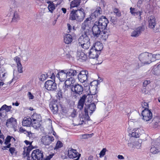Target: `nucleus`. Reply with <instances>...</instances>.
I'll use <instances>...</instances> for the list:
<instances>
[{
	"label": "nucleus",
	"mask_w": 160,
	"mask_h": 160,
	"mask_svg": "<svg viewBox=\"0 0 160 160\" xmlns=\"http://www.w3.org/2000/svg\"><path fill=\"white\" fill-rule=\"evenodd\" d=\"M108 21L105 16H102L98 22H96L92 27V34L95 37H98L102 30L106 29Z\"/></svg>",
	"instance_id": "1"
},
{
	"label": "nucleus",
	"mask_w": 160,
	"mask_h": 160,
	"mask_svg": "<svg viewBox=\"0 0 160 160\" xmlns=\"http://www.w3.org/2000/svg\"><path fill=\"white\" fill-rule=\"evenodd\" d=\"M84 16V11L82 8L77 10L73 9L70 13L69 19L72 20L81 22L83 20Z\"/></svg>",
	"instance_id": "2"
},
{
	"label": "nucleus",
	"mask_w": 160,
	"mask_h": 160,
	"mask_svg": "<svg viewBox=\"0 0 160 160\" xmlns=\"http://www.w3.org/2000/svg\"><path fill=\"white\" fill-rule=\"evenodd\" d=\"M78 42V46L84 50L88 49L90 46V38L87 34L82 35L79 38Z\"/></svg>",
	"instance_id": "3"
},
{
	"label": "nucleus",
	"mask_w": 160,
	"mask_h": 160,
	"mask_svg": "<svg viewBox=\"0 0 160 160\" xmlns=\"http://www.w3.org/2000/svg\"><path fill=\"white\" fill-rule=\"evenodd\" d=\"M99 84L98 82V81H93L90 83L89 86V89L91 94H88L87 95V97L90 98L87 101L88 102H91L93 100L92 95L95 96L96 93V91L97 89L98 86Z\"/></svg>",
	"instance_id": "4"
},
{
	"label": "nucleus",
	"mask_w": 160,
	"mask_h": 160,
	"mask_svg": "<svg viewBox=\"0 0 160 160\" xmlns=\"http://www.w3.org/2000/svg\"><path fill=\"white\" fill-rule=\"evenodd\" d=\"M43 152L39 149L34 150L31 154V156H28V160H43Z\"/></svg>",
	"instance_id": "5"
},
{
	"label": "nucleus",
	"mask_w": 160,
	"mask_h": 160,
	"mask_svg": "<svg viewBox=\"0 0 160 160\" xmlns=\"http://www.w3.org/2000/svg\"><path fill=\"white\" fill-rule=\"evenodd\" d=\"M152 54L151 53L145 52L141 53L139 56V59L142 63H150L152 62Z\"/></svg>",
	"instance_id": "6"
},
{
	"label": "nucleus",
	"mask_w": 160,
	"mask_h": 160,
	"mask_svg": "<svg viewBox=\"0 0 160 160\" xmlns=\"http://www.w3.org/2000/svg\"><path fill=\"white\" fill-rule=\"evenodd\" d=\"M72 91L73 93V97L76 98L82 93L83 91V87L78 84H76L72 87Z\"/></svg>",
	"instance_id": "7"
},
{
	"label": "nucleus",
	"mask_w": 160,
	"mask_h": 160,
	"mask_svg": "<svg viewBox=\"0 0 160 160\" xmlns=\"http://www.w3.org/2000/svg\"><path fill=\"white\" fill-rule=\"evenodd\" d=\"M142 115L143 119L145 122L148 123L151 122L152 118V113L150 110L148 109H144L142 111Z\"/></svg>",
	"instance_id": "8"
},
{
	"label": "nucleus",
	"mask_w": 160,
	"mask_h": 160,
	"mask_svg": "<svg viewBox=\"0 0 160 160\" xmlns=\"http://www.w3.org/2000/svg\"><path fill=\"white\" fill-rule=\"evenodd\" d=\"M44 87L46 89L51 91H55L57 88V84L54 80L47 81L45 83Z\"/></svg>",
	"instance_id": "9"
},
{
	"label": "nucleus",
	"mask_w": 160,
	"mask_h": 160,
	"mask_svg": "<svg viewBox=\"0 0 160 160\" xmlns=\"http://www.w3.org/2000/svg\"><path fill=\"white\" fill-rule=\"evenodd\" d=\"M91 18H88L84 21L81 25V29L84 32V34H87L89 32L91 27Z\"/></svg>",
	"instance_id": "10"
},
{
	"label": "nucleus",
	"mask_w": 160,
	"mask_h": 160,
	"mask_svg": "<svg viewBox=\"0 0 160 160\" xmlns=\"http://www.w3.org/2000/svg\"><path fill=\"white\" fill-rule=\"evenodd\" d=\"M88 72L87 70L81 71L78 75L79 81L82 83L87 81L88 78Z\"/></svg>",
	"instance_id": "11"
},
{
	"label": "nucleus",
	"mask_w": 160,
	"mask_h": 160,
	"mask_svg": "<svg viewBox=\"0 0 160 160\" xmlns=\"http://www.w3.org/2000/svg\"><path fill=\"white\" fill-rule=\"evenodd\" d=\"M151 153L155 154L160 151V144L158 143L156 141H154L152 142V145L150 149Z\"/></svg>",
	"instance_id": "12"
},
{
	"label": "nucleus",
	"mask_w": 160,
	"mask_h": 160,
	"mask_svg": "<svg viewBox=\"0 0 160 160\" xmlns=\"http://www.w3.org/2000/svg\"><path fill=\"white\" fill-rule=\"evenodd\" d=\"M68 76L67 70H60L56 75V77L61 82H63L66 80Z\"/></svg>",
	"instance_id": "13"
},
{
	"label": "nucleus",
	"mask_w": 160,
	"mask_h": 160,
	"mask_svg": "<svg viewBox=\"0 0 160 160\" xmlns=\"http://www.w3.org/2000/svg\"><path fill=\"white\" fill-rule=\"evenodd\" d=\"M53 140L54 138L52 136L47 135L42 137L41 141L45 145H48L50 144Z\"/></svg>",
	"instance_id": "14"
},
{
	"label": "nucleus",
	"mask_w": 160,
	"mask_h": 160,
	"mask_svg": "<svg viewBox=\"0 0 160 160\" xmlns=\"http://www.w3.org/2000/svg\"><path fill=\"white\" fill-rule=\"evenodd\" d=\"M68 157L70 158H73L80 157V154L76 150L71 148L68 151Z\"/></svg>",
	"instance_id": "15"
},
{
	"label": "nucleus",
	"mask_w": 160,
	"mask_h": 160,
	"mask_svg": "<svg viewBox=\"0 0 160 160\" xmlns=\"http://www.w3.org/2000/svg\"><path fill=\"white\" fill-rule=\"evenodd\" d=\"M96 109V105L94 103L90 104L88 106H87L85 108V112L88 114L89 112L90 114H92L94 111Z\"/></svg>",
	"instance_id": "16"
},
{
	"label": "nucleus",
	"mask_w": 160,
	"mask_h": 160,
	"mask_svg": "<svg viewBox=\"0 0 160 160\" xmlns=\"http://www.w3.org/2000/svg\"><path fill=\"white\" fill-rule=\"evenodd\" d=\"M130 12L131 14L134 16H138V18L139 19H141V15L142 13V12L140 11H138L135 8L131 7L130 8Z\"/></svg>",
	"instance_id": "17"
},
{
	"label": "nucleus",
	"mask_w": 160,
	"mask_h": 160,
	"mask_svg": "<svg viewBox=\"0 0 160 160\" xmlns=\"http://www.w3.org/2000/svg\"><path fill=\"white\" fill-rule=\"evenodd\" d=\"M100 53L94 48H92L90 49V52H89V57L90 58L92 59L97 58L98 57V55Z\"/></svg>",
	"instance_id": "18"
},
{
	"label": "nucleus",
	"mask_w": 160,
	"mask_h": 160,
	"mask_svg": "<svg viewBox=\"0 0 160 160\" xmlns=\"http://www.w3.org/2000/svg\"><path fill=\"white\" fill-rule=\"evenodd\" d=\"M148 22L149 28L152 29L154 28L156 24L155 17L153 16H151L149 17L148 18Z\"/></svg>",
	"instance_id": "19"
},
{
	"label": "nucleus",
	"mask_w": 160,
	"mask_h": 160,
	"mask_svg": "<svg viewBox=\"0 0 160 160\" xmlns=\"http://www.w3.org/2000/svg\"><path fill=\"white\" fill-rule=\"evenodd\" d=\"M152 121V124L154 128H160V118L158 117H155L153 118Z\"/></svg>",
	"instance_id": "20"
},
{
	"label": "nucleus",
	"mask_w": 160,
	"mask_h": 160,
	"mask_svg": "<svg viewBox=\"0 0 160 160\" xmlns=\"http://www.w3.org/2000/svg\"><path fill=\"white\" fill-rule=\"evenodd\" d=\"M55 2L54 3L53 2H48L47 3L49 4L48 8L49 10V11L51 13H52L53 11L55 10V7L57 6V5H59L60 4V1H58L57 3L56 4V2Z\"/></svg>",
	"instance_id": "21"
},
{
	"label": "nucleus",
	"mask_w": 160,
	"mask_h": 160,
	"mask_svg": "<svg viewBox=\"0 0 160 160\" xmlns=\"http://www.w3.org/2000/svg\"><path fill=\"white\" fill-rule=\"evenodd\" d=\"M49 107L54 114H56L58 112V107L56 102L54 101L50 102Z\"/></svg>",
	"instance_id": "22"
},
{
	"label": "nucleus",
	"mask_w": 160,
	"mask_h": 160,
	"mask_svg": "<svg viewBox=\"0 0 160 160\" xmlns=\"http://www.w3.org/2000/svg\"><path fill=\"white\" fill-rule=\"evenodd\" d=\"M89 117L88 114L85 113V114L82 115L80 118L79 124L83 125L86 123V122L89 120Z\"/></svg>",
	"instance_id": "23"
},
{
	"label": "nucleus",
	"mask_w": 160,
	"mask_h": 160,
	"mask_svg": "<svg viewBox=\"0 0 160 160\" xmlns=\"http://www.w3.org/2000/svg\"><path fill=\"white\" fill-rule=\"evenodd\" d=\"M77 58L78 60L81 62L85 61L87 58V56L82 52L78 51L77 53Z\"/></svg>",
	"instance_id": "24"
},
{
	"label": "nucleus",
	"mask_w": 160,
	"mask_h": 160,
	"mask_svg": "<svg viewBox=\"0 0 160 160\" xmlns=\"http://www.w3.org/2000/svg\"><path fill=\"white\" fill-rule=\"evenodd\" d=\"M143 31V29L142 27H139L136 28L131 33V36L136 37L138 36L141 32Z\"/></svg>",
	"instance_id": "25"
},
{
	"label": "nucleus",
	"mask_w": 160,
	"mask_h": 160,
	"mask_svg": "<svg viewBox=\"0 0 160 160\" xmlns=\"http://www.w3.org/2000/svg\"><path fill=\"white\" fill-rule=\"evenodd\" d=\"M92 48L100 53L101 51L103 48V46L102 43L98 42H95Z\"/></svg>",
	"instance_id": "26"
},
{
	"label": "nucleus",
	"mask_w": 160,
	"mask_h": 160,
	"mask_svg": "<svg viewBox=\"0 0 160 160\" xmlns=\"http://www.w3.org/2000/svg\"><path fill=\"white\" fill-rule=\"evenodd\" d=\"M90 98L87 97V96L86 95H83L82 97L80 98L78 102V108L80 109H81L83 108L84 104L85 102V100L86 98Z\"/></svg>",
	"instance_id": "27"
},
{
	"label": "nucleus",
	"mask_w": 160,
	"mask_h": 160,
	"mask_svg": "<svg viewBox=\"0 0 160 160\" xmlns=\"http://www.w3.org/2000/svg\"><path fill=\"white\" fill-rule=\"evenodd\" d=\"M34 148L32 145H30L27 147L24 148V150L23 152V155L24 157H27V158L29 156L30 151Z\"/></svg>",
	"instance_id": "28"
},
{
	"label": "nucleus",
	"mask_w": 160,
	"mask_h": 160,
	"mask_svg": "<svg viewBox=\"0 0 160 160\" xmlns=\"http://www.w3.org/2000/svg\"><path fill=\"white\" fill-rule=\"evenodd\" d=\"M32 123V121L31 118L25 117L22 121V124L24 126H30Z\"/></svg>",
	"instance_id": "29"
},
{
	"label": "nucleus",
	"mask_w": 160,
	"mask_h": 160,
	"mask_svg": "<svg viewBox=\"0 0 160 160\" xmlns=\"http://www.w3.org/2000/svg\"><path fill=\"white\" fill-rule=\"evenodd\" d=\"M31 118L32 122H41V117L40 114L34 113L32 115Z\"/></svg>",
	"instance_id": "30"
},
{
	"label": "nucleus",
	"mask_w": 160,
	"mask_h": 160,
	"mask_svg": "<svg viewBox=\"0 0 160 160\" xmlns=\"http://www.w3.org/2000/svg\"><path fill=\"white\" fill-rule=\"evenodd\" d=\"M29 55V51L26 50H23L22 51L21 55L23 60L27 61Z\"/></svg>",
	"instance_id": "31"
},
{
	"label": "nucleus",
	"mask_w": 160,
	"mask_h": 160,
	"mask_svg": "<svg viewBox=\"0 0 160 160\" xmlns=\"http://www.w3.org/2000/svg\"><path fill=\"white\" fill-rule=\"evenodd\" d=\"M81 3L80 0H73L70 2V8L71 9L75 7H78Z\"/></svg>",
	"instance_id": "32"
},
{
	"label": "nucleus",
	"mask_w": 160,
	"mask_h": 160,
	"mask_svg": "<svg viewBox=\"0 0 160 160\" xmlns=\"http://www.w3.org/2000/svg\"><path fill=\"white\" fill-rule=\"evenodd\" d=\"M64 42L65 43L68 44L71 43L72 40V37L70 34H67L64 37Z\"/></svg>",
	"instance_id": "33"
},
{
	"label": "nucleus",
	"mask_w": 160,
	"mask_h": 160,
	"mask_svg": "<svg viewBox=\"0 0 160 160\" xmlns=\"http://www.w3.org/2000/svg\"><path fill=\"white\" fill-rule=\"evenodd\" d=\"M139 130L140 129L138 128L135 129L133 130L131 132H130L129 134L131 135V137L137 138L139 136Z\"/></svg>",
	"instance_id": "34"
},
{
	"label": "nucleus",
	"mask_w": 160,
	"mask_h": 160,
	"mask_svg": "<svg viewBox=\"0 0 160 160\" xmlns=\"http://www.w3.org/2000/svg\"><path fill=\"white\" fill-rule=\"evenodd\" d=\"M75 82V80L72 77L67 78L64 82V84L69 86H74L73 84Z\"/></svg>",
	"instance_id": "35"
},
{
	"label": "nucleus",
	"mask_w": 160,
	"mask_h": 160,
	"mask_svg": "<svg viewBox=\"0 0 160 160\" xmlns=\"http://www.w3.org/2000/svg\"><path fill=\"white\" fill-rule=\"evenodd\" d=\"M100 35L102 36L101 38L102 39L105 40L108 37L109 33L107 31L106 29H104V30H102V31Z\"/></svg>",
	"instance_id": "36"
},
{
	"label": "nucleus",
	"mask_w": 160,
	"mask_h": 160,
	"mask_svg": "<svg viewBox=\"0 0 160 160\" xmlns=\"http://www.w3.org/2000/svg\"><path fill=\"white\" fill-rule=\"evenodd\" d=\"M67 70V74L69 76H76L77 74L76 70L72 69H70Z\"/></svg>",
	"instance_id": "37"
},
{
	"label": "nucleus",
	"mask_w": 160,
	"mask_h": 160,
	"mask_svg": "<svg viewBox=\"0 0 160 160\" xmlns=\"http://www.w3.org/2000/svg\"><path fill=\"white\" fill-rule=\"evenodd\" d=\"M100 15V12L99 10H96L94 12L91 13L90 18H91L92 20L94 19V18L98 17Z\"/></svg>",
	"instance_id": "38"
},
{
	"label": "nucleus",
	"mask_w": 160,
	"mask_h": 160,
	"mask_svg": "<svg viewBox=\"0 0 160 160\" xmlns=\"http://www.w3.org/2000/svg\"><path fill=\"white\" fill-rule=\"evenodd\" d=\"M41 122H32V126L35 129H38L41 126Z\"/></svg>",
	"instance_id": "39"
},
{
	"label": "nucleus",
	"mask_w": 160,
	"mask_h": 160,
	"mask_svg": "<svg viewBox=\"0 0 160 160\" xmlns=\"http://www.w3.org/2000/svg\"><path fill=\"white\" fill-rule=\"evenodd\" d=\"M6 107V105L4 104L0 108V117H3L5 115V114H6V112L3 111L5 110Z\"/></svg>",
	"instance_id": "40"
},
{
	"label": "nucleus",
	"mask_w": 160,
	"mask_h": 160,
	"mask_svg": "<svg viewBox=\"0 0 160 160\" xmlns=\"http://www.w3.org/2000/svg\"><path fill=\"white\" fill-rule=\"evenodd\" d=\"M8 73L7 72L4 70L3 71H0V77L2 80H4L7 77Z\"/></svg>",
	"instance_id": "41"
},
{
	"label": "nucleus",
	"mask_w": 160,
	"mask_h": 160,
	"mask_svg": "<svg viewBox=\"0 0 160 160\" xmlns=\"http://www.w3.org/2000/svg\"><path fill=\"white\" fill-rule=\"evenodd\" d=\"M20 19V18L18 13L14 12L13 16L12 21L13 22H17Z\"/></svg>",
	"instance_id": "42"
},
{
	"label": "nucleus",
	"mask_w": 160,
	"mask_h": 160,
	"mask_svg": "<svg viewBox=\"0 0 160 160\" xmlns=\"http://www.w3.org/2000/svg\"><path fill=\"white\" fill-rule=\"evenodd\" d=\"M108 151V150L106 148H103L99 154V157L100 158L103 157L105 154L106 152Z\"/></svg>",
	"instance_id": "43"
},
{
	"label": "nucleus",
	"mask_w": 160,
	"mask_h": 160,
	"mask_svg": "<svg viewBox=\"0 0 160 160\" xmlns=\"http://www.w3.org/2000/svg\"><path fill=\"white\" fill-rule=\"evenodd\" d=\"M12 137H11L9 136H8L5 139V141L4 142V144L6 145H8L10 143L11 140L12 139Z\"/></svg>",
	"instance_id": "44"
},
{
	"label": "nucleus",
	"mask_w": 160,
	"mask_h": 160,
	"mask_svg": "<svg viewBox=\"0 0 160 160\" xmlns=\"http://www.w3.org/2000/svg\"><path fill=\"white\" fill-rule=\"evenodd\" d=\"M62 146V142L60 141H58L56 144V146L54 148V149H57L61 148Z\"/></svg>",
	"instance_id": "45"
},
{
	"label": "nucleus",
	"mask_w": 160,
	"mask_h": 160,
	"mask_svg": "<svg viewBox=\"0 0 160 160\" xmlns=\"http://www.w3.org/2000/svg\"><path fill=\"white\" fill-rule=\"evenodd\" d=\"M152 62H153L156 60H159L160 59V54H152Z\"/></svg>",
	"instance_id": "46"
},
{
	"label": "nucleus",
	"mask_w": 160,
	"mask_h": 160,
	"mask_svg": "<svg viewBox=\"0 0 160 160\" xmlns=\"http://www.w3.org/2000/svg\"><path fill=\"white\" fill-rule=\"evenodd\" d=\"M16 119L15 118H11L7 119L6 122V125H7L8 124L16 122Z\"/></svg>",
	"instance_id": "47"
},
{
	"label": "nucleus",
	"mask_w": 160,
	"mask_h": 160,
	"mask_svg": "<svg viewBox=\"0 0 160 160\" xmlns=\"http://www.w3.org/2000/svg\"><path fill=\"white\" fill-rule=\"evenodd\" d=\"M93 135V133L90 134H85L82 135V139H86L91 137Z\"/></svg>",
	"instance_id": "48"
},
{
	"label": "nucleus",
	"mask_w": 160,
	"mask_h": 160,
	"mask_svg": "<svg viewBox=\"0 0 160 160\" xmlns=\"http://www.w3.org/2000/svg\"><path fill=\"white\" fill-rule=\"evenodd\" d=\"M17 65L18 72L20 73H22L23 72L22 67L21 63H18Z\"/></svg>",
	"instance_id": "49"
},
{
	"label": "nucleus",
	"mask_w": 160,
	"mask_h": 160,
	"mask_svg": "<svg viewBox=\"0 0 160 160\" xmlns=\"http://www.w3.org/2000/svg\"><path fill=\"white\" fill-rule=\"evenodd\" d=\"M47 74H42L40 77L39 79L41 81H43L47 79L48 77Z\"/></svg>",
	"instance_id": "50"
},
{
	"label": "nucleus",
	"mask_w": 160,
	"mask_h": 160,
	"mask_svg": "<svg viewBox=\"0 0 160 160\" xmlns=\"http://www.w3.org/2000/svg\"><path fill=\"white\" fill-rule=\"evenodd\" d=\"M113 12H114V13H115L118 16L120 17L121 16V12L119 10L118 8H114L113 10Z\"/></svg>",
	"instance_id": "51"
},
{
	"label": "nucleus",
	"mask_w": 160,
	"mask_h": 160,
	"mask_svg": "<svg viewBox=\"0 0 160 160\" xmlns=\"http://www.w3.org/2000/svg\"><path fill=\"white\" fill-rule=\"evenodd\" d=\"M67 26L68 30L69 31V32H70L72 31H74V26H71L70 24L68 23Z\"/></svg>",
	"instance_id": "52"
},
{
	"label": "nucleus",
	"mask_w": 160,
	"mask_h": 160,
	"mask_svg": "<svg viewBox=\"0 0 160 160\" xmlns=\"http://www.w3.org/2000/svg\"><path fill=\"white\" fill-rule=\"evenodd\" d=\"M9 151L12 155H13L15 153L16 149L13 147H10Z\"/></svg>",
	"instance_id": "53"
},
{
	"label": "nucleus",
	"mask_w": 160,
	"mask_h": 160,
	"mask_svg": "<svg viewBox=\"0 0 160 160\" xmlns=\"http://www.w3.org/2000/svg\"><path fill=\"white\" fill-rule=\"evenodd\" d=\"M57 97L59 99L62 98V92L61 90L58 91H57Z\"/></svg>",
	"instance_id": "54"
},
{
	"label": "nucleus",
	"mask_w": 160,
	"mask_h": 160,
	"mask_svg": "<svg viewBox=\"0 0 160 160\" xmlns=\"http://www.w3.org/2000/svg\"><path fill=\"white\" fill-rule=\"evenodd\" d=\"M27 95L29 99H32L34 98V96L30 92H28Z\"/></svg>",
	"instance_id": "55"
},
{
	"label": "nucleus",
	"mask_w": 160,
	"mask_h": 160,
	"mask_svg": "<svg viewBox=\"0 0 160 160\" xmlns=\"http://www.w3.org/2000/svg\"><path fill=\"white\" fill-rule=\"evenodd\" d=\"M14 59L16 62L17 65L18 64V63H21L20 58L19 57L16 56L14 58Z\"/></svg>",
	"instance_id": "56"
},
{
	"label": "nucleus",
	"mask_w": 160,
	"mask_h": 160,
	"mask_svg": "<svg viewBox=\"0 0 160 160\" xmlns=\"http://www.w3.org/2000/svg\"><path fill=\"white\" fill-rule=\"evenodd\" d=\"M26 132L27 133V136L28 137L30 138H33L34 135V133L31 132L30 131H26Z\"/></svg>",
	"instance_id": "57"
},
{
	"label": "nucleus",
	"mask_w": 160,
	"mask_h": 160,
	"mask_svg": "<svg viewBox=\"0 0 160 160\" xmlns=\"http://www.w3.org/2000/svg\"><path fill=\"white\" fill-rule=\"evenodd\" d=\"M150 83V81L149 80H145L143 82V87H146L148 84Z\"/></svg>",
	"instance_id": "58"
},
{
	"label": "nucleus",
	"mask_w": 160,
	"mask_h": 160,
	"mask_svg": "<svg viewBox=\"0 0 160 160\" xmlns=\"http://www.w3.org/2000/svg\"><path fill=\"white\" fill-rule=\"evenodd\" d=\"M158 71V68L157 67H155L152 69V72L154 74H157Z\"/></svg>",
	"instance_id": "59"
},
{
	"label": "nucleus",
	"mask_w": 160,
	"mask_h": 160,
	"mask_svg": "<svg viewBox=\"0 0 160 160\" xmlns=\"http://www.w3.org/2000/svg\"><path fill=\"white\" fill-rule=\"evenodd\" d=\"M141 146V143L138 142H136L135 143V146L136 148L138 149L140 148Z\"/></svg>",
	"instance_id": "60"
},
{
	"label": "nucleus",
	"mask_w": 160,
	"mask_h": 160,
	"mask_svg": "<svg viewBox=\"0 0 160 160\" xmlns=\"http://www.w3.org/2000/svg\"><path fill=\"white\" fill-rule=\"evenodd\" d=\"M142 91V92L145 94H148L149 92L146 89L145 87H143Z\"/></svg>",
	"instance_id": "61"
},
{
	"label": "nucleus",
	"mask_w": 160,
	"mask_h": 160,
	"mask_svg": "<svg viewBox=\"0 0 160 160\" xmlns=\"http://www.w3.org/2000/svg\"><path fill=\"white\" fill-rule=\"evenodd\" d=\"M53 155V154H50L47 156L45 158L43 159V160H50L52 157Z\"/></svg>",
	"instance_id": "62"
},
{
	"label": "nucleus",
	"mask_w": 160,
	"mask_h": 160,
	"mask_svg": "<svg viewBox=\"0 0 160 160\" xmlns=\"http://www.w3.org/2000/svg\"><path fill=\"white\" fill-rule=\"evenodd\" d=\"M11 145V144H8V145H7L6 146H4L2 147V149L3 150H7V148H10Z\"/></svg>",
	"instance_id": "63"
},
{
	"label": "nucleus",
	"mask_w": 160,
	"mask_h": 160,
	"mask_svg": "<svg viewBox=\"0 0 160 160\" xmlns=\"http://www.w3.org/2000/svg\"><path fill=\"white\" fill-rule=\"evenodd\" d=\"M128 146L129 147V149L132 150H133V145L131 143H129L128 144Z\"/></svg>",
	"instance_id": "64"
}]
</instances>
